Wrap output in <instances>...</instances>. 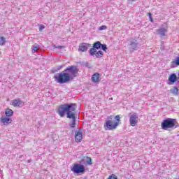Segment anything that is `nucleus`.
Masks as SVG:
<instances>
[{
	"label": "nucleus",
	"mask_w": 179,
	"mask_h": 179,
	"mask_svg": "<svg viewBox=\"0 0 179 179\" xmlns=\"http://www.w3.org/2000/svg\"><path fill=\"white\" fill-rule=\"evenodd\" d=\"M78 73V68L75 66H70L64 71L54 76L55 81L61 85L68 83L71 79L76 78Z\"/></svg>",
	"instance_id": "1"
},
{
	"label": "nucleus",
	"mask_w": 179,
	"mask_h": 179,
	"mask_svg": "<svg viewBox=\"0 0 179 179\" xmlns=\"http://www.w3.org/2000/svg\"><path fill=\"white\" fill-rule=\"evenodd\" d=\"M76 110V104L71 103V104H64L62 105L58 108V114L60 117H64L65 115V113H67V116L69 114H73L75 113Z\"/></svg>",
	"instance_id": "2"
},
{
	"label": "nucleus",
	"mask_w": 179,
	"mask_h": 179,
	"mask_svg": "<svg viewBox=\"0 0 179 179\" xmlns=\"http://www.w3.org/2000/svg\"><path fill=\"white\" fill-rule=\"evenodd\" d=\"M120 122H121V117L120 115H117L115 117V121L111 120H106L104 124V129L106 131H114V129H117V127L120 125Z\"/></svg>",
	"instance_id": "3"
},
{
	"label": "nucleus",
	"mask_w": 179,
	"mask_h": 179,
	"mask_svg": "<svg viewBox=\"0 0 179 179\" xmlns=\"http://www.w3.org/2000/svg\"><path fill=\"white\" fill-rule=\"evenodd\" d=\"M177 125V120L173 118H168L164 120L161 124V127L162 129L167 131L169 128H174Z\"/></svg>",
	"instance_id": "4"
},
{
	"label": "nucleus",
	"mask_w": 179,
	"mask_h": 179,
	"mask_svg": "<svg viewBox=\"0 0 179 179\" xmlns=\"http://www.w3.org/2000/svg\"><path fill=\"white\" fill-rule=\"evenodd\" d=\"M74 174H80L85 173V166L80 164H74L71 169Z\"/></svg>",
	"instance_id": "5"
},
{
	"label": "nucleus",
	"mask_w": 179,
	"mask_h": 179,
	"mask_svg": "<svg viewBox=\"0 0 179 179\" xmlns=\"http://www.w3.org/2000/svg\"><path fill=\"white\" fill-rule=\"evenodd\" d=\"M129 122L131 127H136L138 124V115L136 113H129Z\"/></svg>",
	"instance_id": "6"
},
{
	"label": "nucleus",
	"mask_w": 179,
	"mask_h": 179,
	"mask_svg": "<svg viewBox=\"0 0 179 179\" xmlns=\"http://www.w3.org/2000/svg\"><path fill=\"white\" fill-rule=\"evenodd\" d=\"M99 48H101V42H100V41L95 42L93 44V48L90 50V55H92V56L94 55V54H96L97 50H99Z\"/></svg>",
	"instance_id": "7"
},
{
	"label": "nucleus",
	"mask_w": 179,
	"mask_h": 179,
	"mask_svg": "<svg viewBox=\"0 0 179 179\" xmlns=\"http://www.w3.org/2000/svg\"><path fill=\"white\" fill-rule=\"evenodd\" d=\"M75 139L76 142H82L83 139V133H82L80 129L76 131Z\"/></svg>",
	"instance_id": "8"
},
{
	"label": "nucleus",
	"mask_w": 179,
	"mask_h": 179,
	"mask_svg": "<svg viewBox=\"0 0 179 179\" xmlns=\"http://www.w3.org/2000/svg\"><path fill=\"white\" fill-rule=\"evenodd\" d=\"M90 45H91L90 43H83L79 45L78 51L81 52H86V51H87V48H89Z\"/></svg>",
	"instance_id": "9"
},
{
	"label": "nucleus",
	"mask_w": 179,
	"mask_h": 179,
	"mask_svg": "<svg viewBox=\"0 0 179 179\" xmlns=\"http://www.w3.org/2000/svg\"><path fill=\"white\" fill-rule=\"evenodd\" d=\"M91 80H92V82H93V83H100V80H101V78H100V73H94L92 76Z\"/></svg>",
	"instance_id": "10"
},
{
	"label": "nucleus",
	"mask_w": 179,
	"mask_h": 179,
	"mask_svg": "<svg viewBox=\"0 0 179 179\" xmlns=\"http://www.w3.org/2000/svg\"><path fill=\"white\" fill-rule=\"evenodd\" d=\"M67 118H72L73 122L71 124V128H75L76 125V117L75 116V113L73 114L69 113V115H67Z\"/></svg>",
	"instance_id": "11"
},
{
	"label": "nucleus",
	"mask_w": 179,
	"mask_h": 179,
	"mask_svg": "<svg viewBox=\"0 0 179 179\" xmlns=\"http://www.w3.org/2000/svg\"><path fill=\"white\" fill-rule=\"evenodd\" d=\"M22 103L20 99H14L11 101V106H13V107H20Z\"/></svg>",
	"instance_id": "12"
},
{
	"label": "nucleus",
	"mask_w": 179,
	"mask_h": 179,
	"mask_svg": "<svg viewBox=\"0 0 179 179\" xmlns=\"http://www.w3.org/2000/svg\"><path fill=\"white\" fill-rule=\"evenodd\" d=\"M179 66V57H177L175 60L171 62V68H177Z\"/></svg>",
	"instance_id": "13"
},
{
	"label": "nucleus",
	"mask_w": 179,
	"mask_h": 179,
	"mask_svg": "<svg viewBox=\"0 0 179 179\" xmlns=\"http://www.w3.org/2000/svg\"><path fill=\"white\" fill-rule=\"evenodd\" d=\"M1 121L4 125H8V124H12V119L9 117H1Z\"/></svg>",
	"instance_id": "14"
},
{
	"label": "nucleus",
	"mask_w": 179,
	"mask_h": 179,
	"mask_svg": "<svg viewBox=\"0 0 179 179\" xmlns=\"http://www.w3.org/2000/svg\"><path fill=\"white\" fill-rule=\"evenodd\" d=\"M169 80L171 83H174V82L177 80V75H176V73L171 74L170 76L169 77Z\"/></svg>",
	"instance_id": "15"
},
{
	"label": "nucleus",
	"mask_w": 179,
	"mask_h": 179,
	"mask_svg": "<svg viewBox=\"0 0 179 179\" xmlns=\"http://www.w3.org/2000/svg\"><path fill=\"white\" fill-rule=\"evenodd\" d=\"M168 27L166 28H160L159 29L157 30L159 32V34L160 36H166V33H167Z\"/></svg>",
	"instance_id": "16"
},
{
	"label": "nucleus",
	"mask_w": 179,
	"mask_h": 179,
	"mask_svg": "<svg viewBox=\"0 0 179 179\" xmlns=\"http://www.w3.org/2000/svg\"><path fill=\"white\" fill-rule=\"evenodd\" d=\"M5 114L6 117H12L13 115V110H12V109H6L5 110Z\"/></svg>",
	"instance_id": "17"
},
{
	"label": "nucleus",
	"mask_w": 179,
	"mask_h": 179,
	"mask_svg": "<svg viewBox=\"0 0 179 179\" xmlns=\"http://www.w3.org/2000/svg\"><path fill=\"white\" fill-rule=\"evenodd\" d=\"M94 55H95L96 58H101L103 57V52L101 50L97 52L96 50Z\"/></svg>",
	"instance_id": "18"
},
{
	"label": "nucleus",
	"mask_w": 179,
	"mask_h": 179,
	"mask_svg": "<svg viewBox=\"0 0 179 179\" xmlns=\"http://www.w3.org/2000/svg\"><path fill=\"white\" fill-rule=\"evenodd\" d=\"M130 45H131L132 48L135 50L138 45V43H136V40L131 41L130 43Z\"/></svg>",
	"instance_id": "19"
},
{
	"label": "nucleus",
	"mask_w": 179,
	"mask_h": 179,
	"mask_svg": "<svg viewBox=\"0 0 179 179\" xmlns=\"http://www.w3.org/2000/svg\"><path fill=\"white\" fill-rule=\"evenodd\" d=\"M40 50V45L34 46L32 52H37Z\"/></svg>",
	"instance_id": "20"
},
{
	"label": "nucleus",
	"mask_w": 179,
	"mask_h": 179,
	"mask_svg": "<svg viewBox=\"0 0 179 179\" xmlns=\"http://www.w3.org/2000/svg\"><path fill=\"white\" fill-rule=\"evenodd\" d=\"M86 159H87V162H86L87 164L90 166L92 164V158L87 157Z\"/></svg>",
	"instance_id": "21"
},
{
	"label": "nucleus",
	"mask_w": 179,
	"mask_h": 179,
	"mask_svg": "<svg viewBox=\"0 0 179 179\" xmlns=\"http://www.w3.org/2000/svg\"><path fill=\"white\" fill-rule=\"evenodd\" d=\"M5 44V38L3 36L0 37V45H3Z\"/></svg>",
	"instance_id": "22"
},
{
	"label": "nucleus",
	"mask_w": 179,
	"mask_h": 179,
	"mask_svg": "<svg viewBox=\"0 0 179 179\" xmlns=\"http://www.w3.org/2000/svg\"><path fill=\"white\" fill-rule=\"evenodd\" d=\"M101 49L103 50V51H105V52L107 51V45L101 44Z\"/></svg>",
	"instance_id": "23"
},
{
	"label": "nucleus",
	"mask_w": 179,
	"mask_h": 179,
	"mask_svg": "<svg viewBox=\"0 0 179 179\" xmlns=\"http://www.w3.org/2000/svg\"><path fill=\"white\" fill-rule=\"evenodd\" d=\"M148 15L149 16V19H150V22H152L153 23V18L152 17V13H148Z\"/></svg>",
	"instance_id": "24"
},
{
	"label": "nucleus",
	"mask_w": 179,
	"mask_h": 179,
	"mask_svg": "<svg viewBox=\"0 0 179 179\" xmlns=\"http://www.w3.org/2000/svg\"><path fill=\"white\" fill-rule=\"evenodd\" d=\"M107 29V26H106V25H102V26H101L100 27V28H99V30H106Z\"/></svg>",
	"instance_id": "25"
},
{
	"label": "nucleus",
	"mask_w": 179,
	"mask_h": 179,
	"mask_svg": "<svg viewBox=\"0 0 179 179\" xmlns=\"http://www.w3.org/2000/svg\"><path fill=\"white\" fill-rule=\"evenodd\" d=\"M39 30H40V31H41L42 30H44V26L41 25V26L39 27Z\"/></svg>",
	"instance_id": "26"
},
{
	"label": "nucleus",
	"mask_w": 179,
	"mask_h": 179,
	"mask_svg": "<svg viewBox=\"0 0 179 179\" xmlns=\"http://www.w3.org/2000/svg\"><path fill=\"white\" fill-rule=\"evenodd\" d=\"M56 48H58L59 50H61L62 48H65V47L64 46H57V47H56Z\"/></svg>",
	"instance_id": "27"
},
{
	"label": "nucleus",
	"mask_w": 179,
	"mask_h": 179,
	"mask_svg": "<svg viewBox=\"0 0 179 179\" xmlns=\"http://www.w3.org/2000/svg\"><path fill=\"white\" fill-rule=\"evenodd\" d=\"M113 117V116H110V120H112V117Z\"/></svg>",
	"instance_id": "28"
},
{
	"label": "nucleus",
	"mask_w": 179,
	"mask_h": 179,
	"mask_svg": "<svg viewBox=\"0 0 179 179\" xmlns=\"http://www.w3.org/2000/svg\"><path fill=\"white\" fill-rule=\"evenodd\" d=\"M176 90H177V88H176Z\"/></svg>",
	"instance_id": "29"
}]
</instances>
